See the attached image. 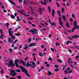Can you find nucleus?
<instances>
[{"label": "nucleus", "instance_id": "1", "mask_svg": "<svg viewBox=\"0 0 79 79\" xmlns=\"http://www.w3.org/2000/svg\"><path fill=\"white\" fill-rule=\"evenodd\" d=\"M13 29L12 28H10L8 30V33L11 36V37L13 40H15V36H13V31H11V30Z\"/></svg>", "mask_w": 79, "mask_h": 79}, {"label": "nucleus", "instance_id": "2", "mask_svg": "<svg viewBox=\"0 0 79 79\" xmlns=\"http://www.w3.org/2000/svg\"><path fill=\"white\" fill-rule=\"evenodd\" d=\"M68 62L71 67L73 68L74 69H76V68L75 66H73V61H72L71 59L69 58L68 60Z\"/></svg>", "mask_w": 79, "mask_h": 79}, {"label": "nucleus", "instance_id": "3", "mask_svg": "<svg viewBox=\"0 0 79 79\" xmlns=\"http://www.w3.org/2000/svg\"><path fill=\"white\" fill-rule=\"evenodd\" d=\"M32 65H35V63L32 62H27V66H31L32 68H35V66H32Z\"/></svg>", "mask_w": 79, "mask_h": 79}, {"label": "nucleus", "instance_id": "4", "mask_svg": "<svg viewBox=\"0 0 79 79\" xmlns=\"http://www.w3.org/2000/svg\"><path fill=\"white\" fill-rule=\"evenodd\" d=\"M8 66L9 67H12V66H15V64L13 63V61L12 60H10L9 63L8 65Z\"/></svg>", "mask_w": 79, "mask_h": 79}, {"label": "nucleus", "instance_id": "5", "mask_svg": "<svg viewBox=\"0 0 79 79\" xmlns=\"http://www.w3.org/2000/svg\"><path fill=\"white\" fill-rule=\"evenodd\" d=\"M77 22L76 20L74 21V28H76L77 29H79V26L77 25Z\"/></svg>", "mask_w": 79, "mask_h": 79}, {"label": "nucleus", "instance_id": "6", "mask_svg": "<svg viewBox=\"0 0 79 79\" xmlns=\"http://www.w3.org/2000/svg\"><path fill=\"white\" fill-rule=\"evenodd\" d=\"M8 41L10 43H12V44H16V42L18 41V40H15L14 42H13V40H11V38H9L8 40Z\"/></svg>", "mask_w": 79, "mask_h": 79}, {"label": "nucleus", "instance_id": "7", "mask_svg": "<svg viewBox=\"0 0 79 79\" xmlns=\"http://www.w3.org/2000/svg\"><path fill=\"white\" fill-rule=\"evenodd\" d=\"M10 70L11 73L10 74L12 76V77H14L16 75V74L15 73V70L13 69H10Z\"/></svg>", "mask_w": 79, "mask_h": 79}, {"label": "nucleus", "instance_id": "8", "mask_svg": "<svg viewBox=\"0 0 79 79\" xmlns=\"http://www.w3.org/2000/svg\"><path fill=\"white\" fill-rule=\"evenodd\" d=\"M10 70L11 73L10 74L12 76V77H14L16 75V74L15 73V70L13 69H10Z\"/></svg>", "mask_w": 79, "mask_h": 79}, {"label": "nucleus", "instance_id": "9", "mask_svg": "<svg viewBox=\"0 0 79 79\" xmlns=\"http://www.w3.org/2000/svg\"><path fill=\"white\" fill-rule=\"evenodd\" d=\"M19 68H20L21 70H22V71H23V72H24L25 73H26L27 72V70H26V69L25 68L23 67L22 66H19Z\"/></svg>", "mask_w": 79, "mask_h": 79}, {"label": "nucleus", "instance_id": "10", "mask_svg": "<svg viewBox=\"0 0 79 79\" xmlns=\"http://www.w3.org/2000/svg\"><path fill=\"white\" fill-rule=\"evenodd\" d=\"M50 2H51V0H48ZM44 2H43L42 1H40V2L41 3V4H42V5H47V3H46V1L47 2H48L47 1V0H44Z\"/></svg>", "mask_w": 79, "mask_h": 79}, {"label": "nucleus", "instance_id": "11", "mask_svg": "<svg viewBox=\"0 0 79 79\" xmlns=\"http://www.w3.org/2000/svg\"><path fill=\"white\" fill-rule=\"evenodd\" d=\"M34 31H35V32H37V30L36 29H34L33 30H28V31L29 32H32L33 34H35V33H34Z\"/></svg>", "mask_w": 79, "mask_h": 79}, {"label": "nucleus", "instance_id": "12", "mask_svg": "<svg viewBox=\"0 0 79 79\" xmlns=\"http://www.w3.org/2000/svg\"><path fill=\"white\" fill-rule=\"evenodd\" d=\"M18 59H16L15 60V63L17 68L18 67V62H19Z\"/></svg>", "mask_w": 79, "mask_h": 79}, {"label": "nucleus", "instance_id": "13", "mask_svg": "<svg viewBox=\"0 0 79 79\" xmlns=\"http://www.w3.org/2000/svg\"><path fill=\"white\" fill-rule=\"evenodd\" d=\"M59 21L60 24L61 26H62L63 23H62V21H61V17L60 18L59 17Z\"/></svg>", "mask_w": 79, "mask_h": 79}, {"label": "nucleus", "instance_id": "14", "mask_svg": "<svg viewBox=\"0 0 79 79\" xmlns=\"http://www.w3.org/2000/svg\"><path fill=\"white\" fill-rule=\"evenodd\" d=\"M35 44L32 43L28 45V47H32V46H35Z\"/></svg>", "mask_w": 79, "mask_h": 79}, {"label": "nucleus", "instance_id": "15", "mask_svg": "<svg viewBox=\"0 0 79 79\" xmlns=\"http://www.w3.org/2000/svg\"><path fill=\"white\" fill-rule=\"evenodd\" d=\"M8 1H9V2H10V3L12 5H16L15 2L11 0H8Z\"/></svg>", "mask_w": 79, "mask_h": 79}, {"label": "nucleus", "instance_id": "16", "mask_svg": "<svg viewBox=\"0 0 79 79\" xmlns=\"http://www.w3.org/2000/svg\"><path fill=\"white\" fill-rule=\"evenodd\" d=\"M20 62L21 63H22V64H23V66H27V65H26V63H24V62L23 60H20Z\"/></svg>", "mask_w": 79, "mask_h": 79}, {"label": "nucleus", "instance_id": "17", "mask_svg": "<svg viewBox=\"0 0 79 79\" xmlns=\"http://www.w3.org/2000/svg\"><path fill=\"white\" fill-rule=\"evenodd\" d=\"M72 37L73 38L77 39V38H78V37H79V35H75L74 36H72Z\"/></svg>", "mask_w": 79, "mask_h": 79}, {"label": "nucleus", "instance_id": "18", "mask_svg": "<svg viewBox=\"0 0 79 79\" xmlns=\"http://www.w3.org/2000/svg\"><path fill=\"white\" fill-rule=\"evenodd\" d=\"M39 12H40V15H42V8H39Z\"/></svg>", "mask_w": 79, "mask_h": 79}, {"label": "nucleus", "instance_id": "19", "mask_svg": "<svg viewBox=\"0 0 79 79\" xmlns=\"http://www.w3.org/2000/svg\"><path fill=\"white\" fill-rule=\"evenodd\" d=\"M62 17L63 19H64V21H66V17L64 15H62Z\"/></svg>", "mask_w": 79, "mask_h": 79}, {"label": "nucleus", "instance_id": "20", "mask_svg": "<svg viewBox=\"0 0 79 79\" xmlns=\"http://www.w3.org/2000/svg\"><path fill=\"white\" fill-rule=\"evenodd\" d=\"M66 26L67 27H70V26H69V23L67 22V21H66Z\"/></svg>", "mask_w": 79, "mask_h": 79}, {"label": "nucleus", "instance_id": "21", "mask_svg": "<svg viewBox=\"0 0 79 79\" xmlns=\"http://www.w3.org/2000/svg\"><path fill=\"white\" fill-rule=\"evenodd\" d=\"M52 15L53 17H54V14H55V11L54 10L52 9Z\"/></svg>", "mask_w": 79, "mask_h": 79}, {"label": "nucleus", "instance_id": "22", "mask_svg": "<svg viewBox=\"0 0 79 79\" xmlns=\"http://www.w3.org/2000/svg\"><path fill=\"white\" fill-rule=\"evenodd\" d=\"M0 5H1V6L2 7V8H3V9H4V8H5V7H4L3 6V4L2 3V2H0Z\"/></svg>", "mask_w": 79, "mask_h": 79}, {"label": "nucleus", "instance_id": "23", "mask_svg": "<svg viewBox=\"0 0 79 79\" xmlns=\"http://www.w3.org/2000/svg\"><path fill=\"white\" fill-rule=\"evenodd\" d=\"M25 73L26 74V75L27 76V77H31L30 75H29V74L28 73H27V72L26 73Z\"/></svg>", "mask_w": 79, "mask_h": 79}, {"label": "nucleus", "instance_id": "24", "mask_svg": "<svg viewBox=\"0 0 79 79\" xmlns=\"http://www.w3.org/2000/svg\"><path fill=\"white\" fill-rule=\"evenodd\" d=\"M76 60H77V61H79V56H77L76 57Z\"/></svg>", "mask_w": 79, "mask_h": 79}, {"label": "nucleus", "instance_id": "25", "mask_svg": "<svg viewBox=\"0 0 79 79\" xmlns=\"http://www.w3.org/2000/svg\"><path fill=\"white\" fill-rule=\"evenodd\" d=\"M72 44V42H71V41H68L67 42L66 44L67 45H68V44Z\"/></svg>", "mask_w": 79, "mask_h": 79}, {"label": "nucleus", "instance_id": "26", "mask_svg": "<svg viewBox=\"0 0 79 79\" xmlns=\"http://www.w3.org/2000/svg\"><path fill=\"white\" fill-rule=\"evenodd\" d=\"M72 16L73 18L74 19H76V17H75V15L74 14H72Z\"/></svg>", "mask_w": 79, "mask_h": 79}, {"label": "nucleus", "instance_id": "27", "mask_svg": "<svg viewBox=\"0 0 79 79\" xmlns=\"http://www.w3.org/2000/svg\"><path fill=\"white\" fill-rule=\"evenodd\" d=\"M19 12L20 13H21L22 15H26V14H23V13L21 11L19 10Z\"/></svg>", "mask_w": 79, "mask_h": 79}, {"label": "nucleus", "instance_id": "28", "mask_svg": "<svg viewBox=\"0 0 79 79\" xmlns=\"http://www.w3.org/2000/svg\"><path fill=\"white\" fill-rule=\"evenodd\" d=\"M10 17L11 18H12V19H15V16H14L13 15H11Z\"/></svg>", "mask_w": 79, "mask_h": 79}, {"label": "nucleus", "instance_id": "29", "mask_svg": "<svg viewBox=\"0 0 79 79\" xmlns=\"http://www.w3.org/2000/svg\"><path fill=\"white\" fill-rule=\"evenodd\" d=\"M48 8L49 10V13L51 12V9H50V6H49L48 7Z\"/></svg>", "mask_w": 79, "mask_h": 79}, {"label": "nucleus", "instance_id": "30", "mask_svg": "<svg viewBox=\"0 0 79 79\" xmlns=\"http://www.w3.org/2000/svg\"><path fill=\"white\" fill-rule=\"evenodd\" d=\"M28 43H31V39L29 38L28 40Z\"/></svg>", "mask_w": 79, "mask_h": 79}, {"label": "nucleus", "instance_id": "31", "mask_svg": "<svg viewBox=\"0 0 79 79\" xmlns=\"http://www.w3.org/2000/svg\"><path fill=\"white\" fill-rule=\"evenodd\" d=\"M39 55L40 56H43V55H44V54L42 53H40V52L39 54Z\"/></svg>", "mask_w": 79, "mask_h": 79}, {"label": "nucleus", "instance_id": "32", "mask_svg": "<svg viewBox=\"0 0 79 79\" xmlns=\"http://www.w3.org/2000/svg\"><path fill=\"white\" fill-rule=\"evenodd\" d=\"M57 11L58 15H60H60H61V13L60 12V10H58Z\"/></svg>", "mask_w": 79, "mask_h": 79}, {"label": "nucleus", "instance_id": "33", "mask_svg": "<svg viewBox=\"0 0 79 79\" xmlns=\"http://www.w3.org/2000/svg\"><path fill=\"white\" fill-rule=\"evenodd\" d=\"M31 4H33L34 5H37V2H31Z\"/></svg>", "mask_w": 79, "mask_h": 79}, {"label": "nucleus", "instance_id": "34", "mask_svg": "<svg viewBox=\"0 0 79 79\" xmlns=\"http://www.w3.org/2000/svg\"><path fill=\"white\" fill-rule=\"evenodd\" d=\"M27 2H25L26 5H29L28 3H29V1L28 0L27 1Z\"/></svg>", "mask_w": 79, "mask_h": 79}, {"label": "nucleus", "instance_id": "35", "mask_svg": "<svg viewBox=\"0 0 79 79\" xmlns=\"http://www.w3.org/2000/svg\"><path fill=\"white\" fill-rule=\"evenodd\" d=\"M50 24L52 25V26H53V25H54V26H56L55 23L54 22H53L52 23H50Z\"/></svg>", "mask_w": 79, "mask_h": 79}, {"label": "nucleus", "instance_id": "36", "mask_svg": "<svg viewBox=\"0 0 79 79\" xmlns=\"http://www.w3.org/2000/svg\"><path fill=\"white\" fill-rule=\"evenodd\" d=\"M9 50L10 51V53H12L13 52V49H9Z\"/></svg>", "mask_w": 79, "mask_h": 79}, {"label": "nucleus", "instance_id": "37", "mask_svg": "<svg viewBox=\"0 0 79 79\" xmlns=\"http://www.w3.org/2000/svg\"><path fill=\"white\" fill-rule=\"evenodd\" d=\"M48 59L49 60H50V61H53V60H52V58L50 57H49Z\"/></svg>", "mask_w": 79, "mask_h": 79}, {"label": "nucleus", "instance_id": "38", "mask_svg": "<svg viewBox=\"0 0 79 79\" xmlns=\"http://www.w3.org/2000/svg\"><path fill=\"white\" fill-rule=\"evenodd\" d=\"M15 71L17 73H19L21 71L19 69L16 70Z\"/></svg>", "mask_w": 79, "mask_h": 79}, {"label": "nucleus", "instance_id": "39", "mask_svg": "<svg viewBox=\"0 0 79 79\" xmlns=\"http://www.w3.org/2000/svg\"><path fill=\"white\" fill-rule=\"evenodd\" d=\"M48 75H52V73L50 72H48Z\"/></svg>", "mask_w": 79, "mask_h": 79}, {"label": "nucleus", "instance_id": "40", "mask_svg": "<svg viewBox=\"0 0 79 79\" xmlns=\"http://www.w3.org/2000/svg\"><path fill=\"white\" fill-rule=\"evenodd\" d=\"M3 35L2 34H1V36L0 37V39H3Z\"/></svg>", "mask_w": 79, "mask_h": 79}, {"label": "nucleus", "instance_id": "41", "mask_svg": "<svg viewBox=\"0 0 79 79\" xmlns=\"http://www.w3.org/2000/svg\"><path fill=\"white\" fill-rule=\"evenodd\" d=\"M57 61H58V63H62V62L61 61V60H59L58 59H57Z\"/></svg>", "mask_w": 79, "mask_h": 79}, {"label": "nucleus", "instance_id": "42", "mask_svg": "<svg viewBox=\"0 0 79 79\" xmlns=\"http://www.w3.org/2000/svg\"><path fill=\"white\" fill-rule=\"evenodd\" d=\"M76 28H74L72 29V31L73 32H74V30H76Z\"/></svg>", "mask_w": 79, "mask_h": 79}, {"label": "nucleus", "instance_id": "43", "mask_svg": "<svg viewBox=\"0 0 79 79\" xmlns=\"http://www.w3.org/2000/svg\"><path fill=\"white\" fill-rule=\"evenodd\" d=\"M73 72V70H70L69 71V73H72Z\"/></svg>", "mask_w": 79, "mask_h": 79}, {"label": "nucleus", "instance_id": "44", "mask_svg": "<svg viewBox=\"0 0 79 79\" xmlns=\"http://www.w3.org/2000/svg\"><path fill=\"white\" fill-rule=\"evenodd\" d=\"M5 25L6 26H7V27H8L9 25V23H6Z\"/></svg>", "mask_w": 79, "mask_h": 79}, {"label": "nucleus", "instance_id": "45", "mask_svg": "<svg viewBox=\"0 0 79 79\" xmlns=\"http://www.w3.org/2000/svg\"><path fill=\"white\" fill-rule=\"evenodd\" d=\"M49 23L50 24H52V22H51V20H50V19H49Z\"/></svg>", "mask_w": 79, "mask_h": 79}, {"label": "nucleus", "instance_id": "46", "mask_svg": "<svg viewBox=\"0 0 79 79\" xmlns=\"http://www.w3.org/2000/svg\"><path fill=\"white\" fill-rule=\"evenodd\" d=\"M24 46H25V47L27 48H28V45H27V44H25V45Z\"/></svg>", "mask_w": 79, "mask_h": 79}, {"label": "nucleus", "instance_id": "47", "mask_svg": "<svg viewBox=\"0 0 79 79\" xmlns=\"http://www.w3.org/2000/svg\"><path fill=\"white\" fill-rule=\"evenodd\" d=\"M33 60H34V61H36V59H35V57L34 56H33Z\"/></svg>", "mask_w": 79, "mask_h": 79}, {"label": "nucleus", "instance_id": "48", "mask_svg": "<svg viewBox=\"0 0 79 79\" xmlns=\"http://www.w3.org/2000/svg\"><path fill=\"white\" fill-rule=\"evenodd\" d=\"M64 72L65 73V74H68V71H64Z\"/></svg>", "mask_w": 79, "mask_h": 79}, {"label": "nucleus", "instance_id": "49", "mask_svg": "<svg viewBox=\"0 0 79 79\" xmlns=\"http://www.w3.org/2000/svg\"><path fill=\"white\" fill-rule=\"evenodd\" d=\"M56 46H57V45H60V44L56 42Z\"/></svg>", "mask_w": 79, "mask_h": 79}, {"label": "nucleus", "instance_id": "50", "mask_svg": "<svg viewBox=\"0 0 79 79\" xmlns=\"http://www.w3.org/2000/svg\"><path fill=\"white\" fill-rule=\"evenodd\" d=\"M17 77H18L19 79H21V77L20 76H17Z\"/></svg>", "mask_w": 79, "mask_h": 79}, {"label": "nucleus", "instance_id": "51", "mask_svg": "<svg viewBox=\"0 0 79 79\" xmlns=\"http://www.w3.org/2000/svg\"><path fill=\"white\" fill-rule=\"evenodd\" d=\"M62 11L63 13H64V9L63 8L62 9Z\"/></svg>", "mask_w": 79, "mask_h": 79}, {"label": "nucleus", "instance_id": "52", "mask_svg": "<svg viewBox=\"0 0 79 79\" xmlns=\"http://www.w3.org/2000/svg\"><path fill=\"white\" fill-rule=\"evenodd\" d=\"M15 35H17V36H19V35H20V34L16 33Z\"/></svg>", "mask_w": 79, "mask_h": 79}, {"label": "nucleus", "instance_id": "53", "mask_svg": "<svg viewBox=\"0 0 79 79\" xmlns=\"http://www.w3.org/2000/svg\"><path fill=\"white\" fill-rule=\"evenodd\" d=\"M54 66L56 68H58V65H55Z\"/></svg>", "mask_w": 79, "mask_h": 79}, {"label": "nucleus", "instance_id": "54", "mask_svg": "<svg viewBox=\"0 0 79 79\" xmlns=\"http://www.w3.org/2000/svg\"><path fill=\"white\" fill-rule=\"evenodd\" d=\"M14 50H16V49H18V47H15L14 48Z\"/></svg>", "mask_w": 79, "mask_h": 79}, {"label": "nucleus", "instance_id": "55", "mask_svg": "<svg viewBox=\"0 0 79 79\" xmlns=\"http://www.w3.org/2000/svg\"><path fill=\"white\" fill-rule=\"evenodd\" d=\"M33 19V18H28V19H30L31 20V19Z\"/></svg>", "mask_w": 79, "mask_h": 79}, {"label": "nucleus", "instance_id": "56", "mask_svg": "<svg viewBox=\"0 0 79 79\" xmlns=\"http://www.w3.org/2000/svg\"><path fill=\"white\" fill-rule=\"evenodd\" d=\"M17 19H18L19 20V21H21L20 19H19V16H17Z\"/></svg>", "mask_w": 79, "mask_h": 79}, {"label": "nucleus", "instance_id": "57", "mask_svg": "<svg viewBox=\"0 0 79 79\" xmlns=\"http://www.w3.org/2000/svg\"><path fill=\"white\" fill-rule=\"evenodd\" d=\"M55 71H56V72L58 71V69H56L55 70Z\"/></svg>", "mask_w": 79, "mask_h": 79}, {"label": "nucleus", "instance_id": "58", "mask_svg": "<svg viewBox=\"0 0 79 79\" xmlns=\"http://www.w3.org/2000/svg\"><path fill=\"white\" fill-rule=\"evenodd\" d=\"M52 35L49 34V37H52Z\"/></svg>", "mask_w": 79, "mask_h": 79}, {"label": "nucleus", "instance_id": "59", "mask_svg": "<svg viewBox=\"0 0 79 79\" xmlns=\"http://www.w3.org/2000/svg\"><path fill=\"white\" fill-rule=\"evenodd\" d=\"M27 59H28V57H26L25 59V61H26V60H27Z\"/></svg>", "mask_w": 79, "mask_h": 79}, {"label": "nucleus", "instance_id": "60", "mask_svg": "<svg viewBox=\"0 0 79 79\" xmlns=\"http://www.w3.org/2000/svg\"><path fill=\"white\" fill-rule=\"evenodd\" d=\"M51 49L52 52H54V50H53V48H51Z\"/></svg>", "mask_w": 79, "mask_h": 79}, {"label": "nucleus", "instance_id": "61", "mask_svg": "<svg viewBox=\"0 0 79 79\" xmlns=\"http://www.w3.org/2000/svg\"><path fill=\"white\" fill-rule=\"evenodd\" d=\"M56 5H57L58 7H59V4H58V3H57V2L56 3Z\"/></svg>", "mask_w": 79, "mask_h": 79}, {"label": "nucleus", "instance_id": "62", "mask_svg": "<svg viewBox=\"0 0 79 79\" xmlns=\"http://www.w3.org/2000/svg\"><path fill=\"white\" fill-rule=\"evenodd\" d=\"M10 79H16L15 78H14L13 77H11Z\"/></svg>", "mask_w": 79, "mask_h": 79}, {"label": "nucleus", "instance_id": "63", "mask_svg": "<svg viewBox=\"0 0 79 79\" xmlns=\"http://www.w3.org/2000/svg\"><path fill=\"white\" fill-rule=\"evenodd\" d=\"M69 52L70 53H71V52H72L71 51V50L70 49L69 50Z\"/></svg>", "mask_w": 79, "mask_h": 79}, {"label": "nucleus", "instance_id": "64", "mask_svg": "<svg viewBox=\"0 0 79 79\" xmlns=\"http://www.w3.org/2000/svg\"><path fill=\"white\" fill-rule=\"evenodd\" d=\"M41 48H44V47H44V45H41Z\"/></svg>", "mask_w": 79, "mask_h": 79}]
</instances>
